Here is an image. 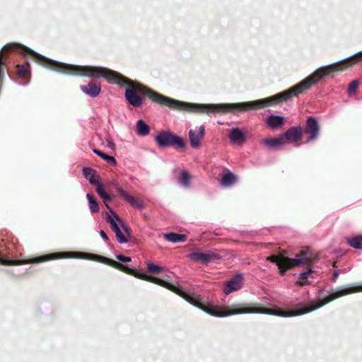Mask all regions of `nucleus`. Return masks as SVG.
Masks as SVG:
<instances>
[{
	"instance_id": "1",
	"label": "nucleus",
	"mask_w": 362,
	"mask_h": 362,
	"mask_svg": "<svg viewBox=\"0 0 362 362\" xmlns=\"http://www.w3.org/2000/svg\"><path fill=\"white\" fill-rule=\"evenodd\" d=\"M16 51L25 57H30L37 64L64 74L83 76L92 78L103 77L109 82H114L121 86H126L125 99L134 107L141 106V83L132 81L121 74L105 67L78 66L60 63L34 52L28 47L18 43H8L0 51V75L4 76L3 66L5 64L4 52Z\"/></svg>"
},
{
	"instance_id": "22",
	"label": "nucleus",
	"mask_w": 362,
	"mask_h": 362,
	"mask_svg": "<svg viewBox=\"0 0 362 362\" xmlns=\"http://www.w3.org/2000/svg\"><path fill=\"white\" fill-rule=\"evenodd\" d=\"M314 271L311 268H309L308 271L300 273L299 275V281H298L296 284L300 286H304L305 285L310 284V282L306 279Z\"/></svg>"
},
{
	"instance_id": "7",
	"label": "nucleus",
	"mask_w": 362,
	"mask_h": 362,
	"mask_svg": "<svg viewBox=\"0 0 362 362\" xmlns=\"http://www.w3.org/2000/svg\"><path fill=\"white\" fill-rule=\"evenodd\" d=\"M189 257L192 261L208 264L214 259H220V255L212 251H208L205 253L195 252L189 254Z\"/></svg>"
},
{
	"instance_id": "35",
	"label": "nucleus",
	"mask_w": 362,
	"mask_h": 362,
	"mask_svg": "<svg viewBox=\"0 0 362 362\" xmlns=\"http://www.w3.org/2000/svg\"><path fill=\"white\" fill-rule=\"evenodd\" d=\"M112 185L115 186L117 190V187H119L118 186V185L117 184V182L115 181L110 182L107 183V186H112Z\"/></svg>"
},
{
	"instance_id": "12",
	"label": "nucleus",
	"mask_w": 362,
	"mask_h": 362,
	"mask_svg": "<svg viewBox=\"0 0 362 362\" xmlns=\"http://www.w3.org/2000/svg\"><path fill=\"white\" fill-rule=\"evenodd\" d=\"M282 136H284V141L288 140L291 142H297L302 139V128L300 127H293L282 134Z\"/></svg>"
},
{
	"instance_id": "15",
	"label": "nucleus",
	"mask_w": 362,
	"mask_h": 362,
	"mask_svg": "<svg viewBox=\"0 0 362 362\" xmlns=\"http://www.w3.org/2000/svg\"><path fill=\"white\" fill-rule=\"evenodd\" d=\"M284 143V136L282 134L279 137L266 138L263 140V144L270 148H280Z\"/></svg>"
},
{
	"instance_id": "37",
	"label": "nucleus",
	"mask_w": 362,
	"mask_h": 362,
	"mask_svg": "<svg viewBox=\"0 0 362 362\" xmlns=\"http://www.w3.org/2000/svg\"><path fill=\"white\" fill-rule=\"evenodd\" d=\"M107 146L112 148L115 146V144L112 141L107 140Z\"/></svg>"
},
{
	"instance_id": "27",
	"label": "nucleus",
	"mask_w": 362,
	"mask_h": 362,
	"mask_svg": "<svg viewBox=\"0 0 362 362\" xmlns=\"http://www.w3.org/2000/svg\"><path fill=\"white\" fill-rule=\"evenodd\" d=\"M114 232L115 233L117 241L119 243L123 244L129 242L128 238L124 235V234L120 230L119 227L114 230Z\"/></svg>"
},
{
	"instance_id": "29",
	"label": "nucleus",
	"mask_w": 362,
	"mask_h": 362,
	"mask_svg": "<svg viewBox=\"0 0 362 362\" xmlns=\"http://www.w3.org/2000/svg\"><path fill=\"white\" fill-rule=\"evenodd\" d=\"M106 221H107V222H108L110 224L111 228L113 231L115 230L117 228H119L116 221L110 216L108 215L107 216Z\"/></svg>"
},
{
	"instance_id": "8",
	"label": "nucleus",
	"mask_w": 362,
	"mask_h": 362,
	"mask_svg": "<svg viewBox=\"0 0 362 362\" xmlns=\"http://www.w3.org/2000/svg\"><path fill=\"white\" fill-rule=\"evenodd\" d=\"M205 134V127L201 125L195 129H190L189 131V139L190 145L194 148H198L201 145V141Z\"/></svg>"
},
{
	"instance_id": "10",
	"label": "nucleus",
	"mask_w": 362,
	"mask_h": 362,
	"mask_svg": "<svg viewBox=\"0 0 362 362\" xmlns=\"http://www.w3.org/2000/svg\"><path fill=\"white\" fill-rule=\"evenodd\" d=\"M243 277L241 274H238L231 278L224 285V293L228 295L233 291L240 290L243 287Z\"/></svg>"
},
{
	"instance_id": "31",
	"label": "nucleus",
	"mask_w": 362,
	"mask_h": 362,
	"mask_svg": "<svg viewBox=\"0 0 362 362\" xmlns=\"http://www.w3.org/2000/svg\"><path fill=\"white\" fill-rule=\"evenodd\" d=\"M115 257L122 262H129L132 260L130 257L124 256L123 255H117Z\"/></svg>"
},
{
	"instance_id": "4",
	"label": "nucleus",
	"mask_w": 362,
	"mask_h": 362,
	"mask_svg": "<svg viewBox=\"0 0 362 362\" xmlns=\"http://www.w3.org/2000/svg\"><path fill=\"white\" fill-rule=\"evenodd\" d=\"M361 61L362 51L346 59L318 68L312 74V86L317 83L325 76L334 72L343 71Z\"/></svg>"
},
{
	"instance_id": "38",
	"label": "nucleus",
	"mask_w": 362,
	"mask_h": 362,
	"mask_svg": "<svg viewBox=\"0 0 362 362\" xmlns=\"http://www.w3.org/2000/svg\"><path fill=\"white\" fill-rule=\"evenodd\" d=\"M332 267H337V262H334L332 263Z\"/></svg>"
},
{
	"instance_id": "11",
	"label": "nucleus",
	"mask_w": 362,
	"mask_h": 362,
	"mask_svg": "<svg viewBox=\"0 0 362 362\" xmlns=\"http://www.w3.org/2000/svg\"><path fill=\"white\" fill-rule=\"evenodd\" d=\"M117 192L120 197L127 202L132 207L139 210H142L144 208L143 201L129 194L122 187H117Z\"/></svg>"
},
{
	"instance_id": "26",
	"label": "nucleus",
	"mask_w": 362,
	"mask_h": 362,
	"mask_svg": "<svg viewBox=\"0 0 362 362\" xmlns=\"http://www.w3.org/2000/svg\"><path fill=\"white\" fill-rule=\"evenodd\" d=\"M147 269L149 272L153 273V274H159V273L165 271L164 267H159V266L156 265L151 262L147 263Z\"/></svg>"
},
{
	"instance_id": "25",
	"label": "nucleus",
	"mask_w": 362,
	"mask_h": 362,
	"mask_svg": "<svg viewBox=\"0 0 362 362\" xmlns=\"http://www.w3.org/2000/svg\"><path fill=\"white\" fill-rule=\"evenodd\" d=\"M189 182H190V175L186 171L184 170L182 172L180 177L179 179V183L184 187H189Z\"/></svg>"
},
{
	"instance_id": "13",
	"label": "nucleus",
	"mask_w": 362,
	"mask_h": 362,
	"mask_svg": "<svg viewBox=\"0 0 362 362\" xmlns=\"http://www.w3.org/2000/svg\"><path fill=\"white\" fill-rule=\"evenodd\" d=\"M81 89L84 93L95 98L100 94L101 86L98 83L90 82L88 85L82 86Z\"/></svg>"
},
{
	"instance_id": "9",
	"label": "nucleus",
	"mask_w": 362,
	"mask_h": 362,
	"mask_svg": "<svg viewBox=\"0 0 362 362\" xmlns=\"http://www.w3.org/2000/svg\"><path fill=\"white\" fill-rule=\"evenodd\" d=\"M88 180L90 184L96 185V192L103 199L104 203L107 209H110L107 202L112 200L114 195H111L105 191L103 185L96 179L94 174L88 177Z\"/></svg>"
},
{
	"instance_id": "32",
	"label": "nucleus",
	"mask_w": 362,
	"mask_h": 362,
	"mask_svg": "<svg viewBox=\"0 0 362 362\" xmlns=\"http://www.w3.org/2000/svg\"><path fill=\"white\" fill-rule=\"evenodd\" d=\"M122 228L124 232L127 234V237H130L131 230L129 229V228L124 224L122 225Z\"/></svg>"
},
{
	"instance_id": "17",
	"label": "nucleus",
	"mask_w": 362,
	"mask_h": 362,
	"mask_svg": "<svg viewBox=\"0 0 362 362\" xmlns=\"http://www.w3.org/2000/svg\"><path fill=\"white\" fill-rule=\"evenodd\" d=\"M284 119L280 116L272 115L267 119V124L272 129H276L283 125Z\"/></svg>"
},
{
	"instance_id": "21",
	"label": "nucleus",
	"mask_w": 362,
	"mask_h": 362,
	"mask_svg": "<svg viewBox=\"0 0 362 362\" xmlns=\"http://www.w3.org/2000/svg\"><path fill=\"white\" fill-rule=\"evenodd\" d=\"M347 243L354 248L362 250V235L347 238Z\"/></svg>"
},
{
	"instance_id": "34",
	"label": "nucleus",
	"mask_w": 362,
	"mask_h": 362,
	"mask_svg": "<svg viewBox=\"0 0 362 362\" xmlns=\"http://www.w3.org/2000/svg\"><path fill=\"white\" fill-rule=\"evenodd\" d=\"M339 271L337 270H335L334 272H333V274H332V279L333 281H335L337 280V279L338 278L339 276Z\"/></svg>"
},
{
	"instance_id": "14",
	"label": "nucleus",
	"mask_w": 362,
	"mask_h": 362,
	"mask_svg": "<svg viewBox=\"0 0 362 362\" xmlns=\"http://www.w3.org/2000/svg\"><path fill=\"white\" fill-rule=\"evenodd\" d=\"M229 139L233 144H243L245 141L246 137L239 128H233L229 134Z\"/></svg>"
},
{
	"instance_id": "20",
	"label": "nucleus",
	"mask_w": 362,
	"mask_h": 362,
	"mask_svg": "<svg viewBox=\"0 0 362 362\" xmlns=\"http://www.w3.org/2000/svg\"><path fill=\"white\" fill-rule=\"evenodd\" d=\"M235 176L228 170H226V172L223 175L221 185L225 187L231 186L235 182Z\"/></svg>"
},
{
	"instance_id": "5",
	"label": "nucleus",
	"mask_w": 362,
	"mask_h": 362,
	"mask_svg": "<svg viewBox=\"0 0 362 362\" xmlns=\"http://www.w3.org/2000/svg\"><path fill=\"white\" fill-rule=\"evenodd\" d=\"M155 141L159 147L167 148L174 146L177 148H183L186 146L185 140L169 131H162L155 137Z\"/></svg>"
},
{
	"instance_id": "19",
	"label": "nucleus",
	"mask_w": 362,
	"mask_h": 362,
	"mask_svg": "<svg viewBox=\"0 0 362 362\" xmlns=\"http://www.w3.org/2000/svg\"><path fill=\"white\" fill-rule=\"evenodd\" d=\"M136 133L139 136H144L148 135L150 132L149 126L141 119L136 122Z\"/></svg>"
},
{
	"instance_id": "30",
	"label": "nucleus",
	"mask_w": 362,
	"mask_h": 362,
	"mask_svg": "<svg viewBox=\"0 0 362 362\" xmlns=\"http://www.w3.org/2000/svg\"><path fill=\"white\" fill-rule=\"evenodd\" d=\"M93 172H94V170L90 168L86 167V168H83V174L84 177L87 179H88V177L93 174Z\"/></svg>"
},
{
	"instance_id": "28",
	"label": "nucleus",
	"mask_w": 362,
	"mask_h": 362,
	"mask_svg": "<svg viewBox=\"0 0 362 362\" xmlns=\"http://www.w3.org/2000/svg\"><path fill=\"white\" fill-rule=\"evenodd\" d=\"M358 84H359V82L357 80H354L351 82V83L349 84V86L348 87V90H347L348 94L349 95H353L354 94H355V93L358 87Z\"/></svg>"
},
{
	"instance_id": "16",
	"label": "nucleus",
	"mask_w": 362,
	"mask_h": 362,
	"mask_svg": "<svg viewBox=\"0 0 362 362\" xmlns=\"http://www.w3.org/2000/svg\"><path fill=\"white\" fill-rule=\"evenodd\" d=\"M16 68V74L19 78L28 79L30 77V65L28 63L26 62L23 64H18Z\"/></svg>"
},
{
	"instance_id": "6",
	"label": "nucleus",
	"mask_w": 362,
	"mask_h": 362,
	"mask_svg": "<svg viewBox=\"0 0 362 362\" xmlns=\"http://www.w3.org/2000/svg\"><path fill=\"white\" fill-rule=\"evenodd\" d=\"M304 132L309 135L308 141L315 140L318 137L320 125L315 117H309L307 118Z\"/></svg>"
},
{
	"instance_id": "24",
	"label": "nucleus",
	"mask_w": 362,
	"mask_h": 362,
	"mask_svg": "<svg viewBox=\"0 0 362 362\" xmlns=\"http://www.w3.org/2000/svg\"><path fill=\"white\" fill-rule=\"evenodd\" d=\"M86 197L88 200L89 207H90L91 212H93V213L98 212L99 211V206H98V204L96 199L93 197V195H92L90 194H87Z\"/></svg>"
},
{
	"instance_id": "36",
	"label": "nucleus",
	"mask_w": 362,
	"mask_h": 362,
	"mask_svg": "<svg viewBox=\"0 0 362 362\" xmlns=\"http://www.w3.org/2000/svg\"><path fill=\"white\" fill-rule=\"evenodd\" d=\"M110 211L112 214V215L114 216V217L116 218L117 221H118L119 222H122L121 218L113 211H112L111 209H110Z\"/></svg>"
},
{
	"instance_id": "3",
	"label": "nucleus",
	"mask_w": 362,
	"mask_h": 362,
	"mask_svg": "<svg viewBox=\"0 0 362 362\" xmlns=\"http://www.w3.org/2000/svg\"><path fill=\"white\" fill-rule=\"evenodd\" d=\"M317 259V256H312L308 250H301L296 258H289L283 255H273L267 258V261L276 264L281 276H284L286 271L295 267L308 265L310 266Z\"/></svg>"
},
{
	"instance_id": "2",
	"label": "nucleus",
	"mask_w": 362,
	"mask_h": 362,
	"mask_svg": "<svg viewBox=\"0 0 362 362\" xmlns=\"http://www.w3.org/2000/svg\"><path fill=\"white\" fill-rule=\"evenodd\" d=\"M61 258H79L98 262L116 269H118L127 274L134 276V269L122 264L114 259L92 253L82 252H63L42 255L40 257L20 260H6L0 257V264L5 266H18L26 264H37L45 261L61 259Z\"/></svg>"
},
{
	"instance_id": "33",
	"label": "nucleus",
	"mask_w": 362,
	"mask_h": 362,
	"mask_svg": "<svg viewBox=\"0 0 362 362\" xmlns=\"http://www.w3.org/2000/svg\"><path fill=\"white\" fill-rule=\"evenodd\" d=\"M100 235L104 239L105 241H106V242L109 241L108 236L107 235V234L103 230H100Z\"/></svg>"
},
{
	"instance_id": "18",
	"label": "nucleus",
	"mask_w": 362,
	"mask_h": 362,
	"mask_svg": "<svg viewBox=\"0 0 362 362\" xmlns=\"http://www.w3.org/2000/svg\"><path fill=\"white\" fill-rule=\"evenodd\" d=\"M164 237L166 240L173 243L185 242L187 240L186 235L175 233H165Z\"/></svg>"
},
{
	"instance_id": "23",
	"label": "nucleus",
	"mask_w": 362,
	"mask_h": 362,
	"mask_svg": "<svg viewBox=\"0 0 362 362\" xmlns=\"http://www.w3.org/2000/svg\"><path fill=\"white\" fill-rule=\"evenodd\" d=\"M93 152L98 156H100L101 158L107 161V163H109L110 165H116L117 161L113 156H108L96 148L93 149Z\"/></svg>"
}]
</instances>
